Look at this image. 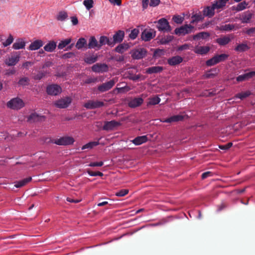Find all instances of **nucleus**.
I'll list each match as a JSON object with an SVG mask.
<instances>
[{"label":"nucleus","instance_id":"f257e3e1","mask_svg":"<svg viewBox=\"0 0 255 255\" xmlns=\"http://www.w3.org/2000/svg\"><path fill=\"white\" fill-rule=\"evenodd\" d=\"M7 108L12 110H19L24 106V103L19 98L16 97L11 99L6 103Z\"/></svg>","mask_w":255,"mask_h":255},{"label":"nucleus","instance_id":"f03ea898","mask_svg":"<svg viewBox=\"0 0 255 255\" xmlns=\"http://www.w3.org/2000/svg\"><path fill=\"white\" fill-rule=\"evenodd\" d=\"M157 23L156 27L159 31L170 32L172 30L171 26L165 18H161L158 21H155Z\"/></svg>","mask_w":255,"mask_h":255},{"label":"nucleus","instance_id":"7ed1b4c3","mask_svg":"<svg viewBox=\"0 0 255 255\" xmlns=\"http://www.w3.org/2000/svg\"><path fill=\"white\" fill-rule=\"evenodd\" d=\"M194 28V27L191 24H185L175 28L173 33L178 36L185 35L191 33Z\"/></svg>","mask_w":255,"mask_h":255},{"label":"nucleus","instance_id":"20e7f679","mask_svg":"<svg viewBox=\"0 0 255 255\" xmlns=\"http://www.w3.org/2000/svg\"><path fill=\"white\" fill-rule=\"evenodd\" d=\"M72 99L70 97H65L56 101L54 103V106L59 109L67 108L71 103Z\"/></svg>","mask_w":255,"mask_h":255},{"label":"nucleus","instance_id":"39448f33","mask_svg":"<svg viewBox=\"0 0 255 255\" xmlns=\"http://www.w3.org/2000/svg\"><path fill=\"white\" fill-rule=\"evenodd\" d=\"M147 53L144 48L133 49L131 52V56L133 59L139 60L144 58Z\"/></svg>","mask_w":255,"mask_h":255},{"label":"nucleus","instance_id":"423d86ee","mask_svg":"<svg viewBox=\"0 0 255 255\" xmlns=\"http://www.w3.org/2000/svg\"><path fill=\"white\" fill-rule=\"evenodd\" d=\"M46 92L49 95L57 96L62 92V88L57 84L49 85L46 87Z\"/></svg>","mask_w":255,"mask_h":255},{"label":"nucleus","instance_id":"0eeeda50","mask_svg":"<svg viewBox=\"0 0 255 255\" xmlns=\"http://www.w3.org/2000/svg\"><path fill=\"white\" fill-rule=\"evenodd\" d=\"M155 35L156 32L154 29H150L148 30L145 29L141 33V39L144 41H149L153 38Z\"/></svg>","mask_w":255,"mask_h":255},{"label":"nucleus","instance_id":"6e6552de","mask_svg":"<svg viewBox=\"0 0 255 255\" xmlns=\"http://www.w3.org/2000/svg\"><path fill=\"white\" fill-rule=\"evenodd\" d=\"M74 139L70 136H63L60 138L55 139L54 143L59 145H70L74 143Z\"/></svg>","mask_w":255,"mask_h":255},{"label":"nucleus","instance_id":"1a4fd4ad","mask_svg":"<svg viewBox=\"0 0 255 255\" xmlns=\"http://www.w3.org/2000/svg\"><path fill=\"white\" fill-rule=\"evenodd\" d=\"M16 55H11L4 60V63L8 66H15L20 60V53L15 52Z\"/></svg>","mask_w":255,"mask_h":255},{"label":"nucleus","instance_id":"9d476101","mask_svg":"<svg viewBox=\"0 0 255 255\" xmlns=\"http://www.w3.org/2000/svg\"><path fill=\"white\" fill-rule=\"evenodd\" d=\"M105 106L104 102L99 101L89 100L85 103L84 106L87 109H94Z\"/></svg>","mask_w":255,"mask_h":255},{"label":"nucleus","instance_id":"9b49d317","mask_svg":"<svg viewBox=\"0 0 255 255\" xmlns=\"http://www.w3.org/2000/svg\"><path fill=\"white\" fill-rule=\"evenodd\" d=\"M125 37V32L122 30H119L113 35V39H112V42L113 43V47L116 43H121Z\"/></svg>","mask_w":255,"mask_h":255},{"label":"nucleus","instance_id":"f8f14e48","mask_svg":"<svg viewBox=\"0 0 255 255\" xmlns=\"http://www.w3.org/2000/svg\"><path fill=\"white\" fill-rule=\"evenodd\" d=\"M92 70L97 73L106 72L109 70V67L106 63H98L92 66Z\"/></svg>","mask_w":255,"mask_h":255},{"label":"nucleus","instance_id":"ddd939ff","mask_svg":"<svg viewBox=\"0 0 255 255\" xmlns=\"http://www.w3.org/2000/svg\"><path fill=\"white\" fill-rule=\"evenodd\" d=\"M99 49H100L102 47L106 44H107L111 47H113V43L112 42V38L105 35H102L100 37L99 40Z\"/></svg>","mask_w":255,"mask_h":255},{"label":"nucleus","instance_id":"4468645a","mask_svg":"<svg viewBox=\"0 0 255 255\" xmlns=\"http://www.w3.org/2000/svg\"><path fill=\"white\" fill-rule=\"evenodd\" d=\"M87 49L100 50L99 42L94 36H92L89 38L88 43H87Z\"/></svg>","mask_w":255,"mask_h":255},{"label":"nucleus","instance_id":"2eb2a0df","mask_svg":"<svg viewBox=\"0 0 255 255\" xmlns=\"http://www.w3.org/2000/svg\"><path fill=\"white\" fill-rule=\"evenodd\" d=\"M120 125V123L114 120L110 122H105L103 129L107 131L112 130L116 127Z\"/></svg>","mask_w":255,"mask_h":255},{"label":"nucleus","instance_id":"dca6fc26","mask_svg":"<svg viewBox=\"0 0 255 255\" xmlns=\"http://www.w3.org/2000/svg\"><path fill=\"white\" fill-rule=\"evenodd\" d=\"M115 84V81H109L108 82L100 85L98 87V89L101 92H104L111 89Z\"/></svg>","mask_w":255,"mask_h":255},{"label":"nucleus","instance_id":"f3484780","mask_svg":"<svg viewBox=\"0 0 255 255\" xmlns=\"http://www.w3.org/2000/svg\"><path fill=\"white\" fill-rule=\"evenodd\" d=\"M45 117L44 116H40L36 113H32L28 118V121L30 123H34L39 121H44Z\"/></svg>","mask_w":255,"mask_h":255},{"label":"nucleus","instance_id":"a211bd4d","mask_svg":"<svg viewBox=\"0 0 255 255\" xmlns=\"http://www.w3.org/2000/svg\"><path fill=\"white\" fill-rule=\"evenodd\" d=\"M202 12L204 16L209 18L212 17L215 13L214 8L212 5L211 6H205Z\"/></svg>","mask_w":255,"mask_h":255},{"label":"nucleus","instance_id":"6ab92c4d","mask_svg":"<svg viewBox=\"0 0 255 255\" xmlns=\"http://www.w3.org/2000/svg\"><path fill=\"white\" fill-rule=\"evenodd\" d=\"M185 116L183 115H174L168 118H166L162 121L163 123H171L173 122H177L182 121L184 118Z\"/></svg>","mask_w":255,"mask_h":255},{"label":"nucleus","instance_id":"aec40b11","mask_svg":"<svg viewBox=\"0 0 255 255\" xmlns=\"http://www.w3.org/2000/svg\"><path fill=\"white\" fill-rule=\"evenodd\" d=\"M183 60L182 57L177 55L169 58L167 60V63L170 66H175L181 63Z\"/></svg>","mask_w":255,"mask_h":255},{"label":"nucleus","instance_id":"412c9836","mask_svg":"<svg viewBox=\"0 0 255 255\" xmlns=\"http://www.w3.org/2000/svg\"><path fill=\"white\" fill-rule=\"evenodd\" d=\"M143 102V100L142 98L138 97L135 98L132 100H131L128 102V106L131 108H134L140 106Z\"/></svg>","mask_w":255,"mask_h":255},{"label":"nucleus","instance_id":"4be33fe9","mask_svg":"<svg viewBox=\"0 0 255 255\" xmlns=\"http://www.w3.org/2000/svg\"><path fill=\"white\" fill-rule=\"evenodd\" d=\"M130 47V46L128 43H121L118 45L114 49L116 52L123 54Z\"/></svg>","mask_w":255,"mask_h":255},{"label":"nucleus","instance_id":"5701e85b","mask_svg":"<svg viewBox=\"0 0 255 255\" xmlns=\"http://www.w3.org/2000/svg\"><path fill=\"white\" fill-rule=\"evenodd\" d=\"M253 14L249 11H246L242 13L240 19L243 23H248L250 22Z\"/></svg>","mask_w":255,"mask_h":255},{"label":"nucleus","instance_id":"b1692460","mask_svg":"<svg viewBox=\"0 0 255 255\" xmlns=\"http://www.w3.org/2000/svg\"><path fill=\"white\" fill-rule=\"evenodd\" d=\"M26 43L22 38H18L12 45V48L15 50H19L24 49Z\"/></svg>","mask_w":255,"mask_h":255},{"label":"nucleus","instance_id":"393cba45","mask_svg":"<svg viewBox=\"0 0 255 255\" xmlns=\"http://www.w3.org/2000/svg\"><path fill=\"white\" fill-rule=\"evenodd\" d=\"M250 47L246 43H242L238 44L234 48V50L237 52H245L248 51Z\"/></svg>","mask_w":255,"mask_h":255},{"label":"nucleus","instance_id":"a878e982","mask_svg":"<svg viewBox=\"0 0 255 255\" xmlns=\"http://www.w3.org/2000/svg\"><path fill=\"white\" fill-rule=\"evenodd\" d=\"M43 45V42L41 40H36L30 44L28 49L30 50H36L39 49Z\"/></svg>","mask_w":255,"mask_h":255},{"label":"nucleus","instance_id":"bb28decb","mask_svg":"<svg viewBox=\"0 0 255 255\" xmlns=\"http://www.w3.org/2000/svg\"><path fill=\"white\" fill-rule=\"evenodd\" d=\"M77 49L80 50L83 48L87 49V41L84 37L80 38L75 45Z\"/></svg>","mask_w":255,"mask_h":255},{"label":"nucleus","instance_id":"cd10ccee","mask_svg":"<svg viewBox=\"0 0 255 255\" xmlns=\"http://www.w3.org/2000/svg\"><path fill=\"white\" fill-rule=\"evenodd\" d=\"M57 46L56 42L54 41H50L43 47L44 50L46 52H52L55 50Z\"/></svg>","mask_w":255,"mask_h":255},{"label":"nucleus","instance_id":"c85d7f7f","mask_svg":"<svg viewBox=\"0 0 255 255\" xmlns=\"http://www.w3.org/2000/svg\"><path fill=\"white\" fill-rule=\"evenodd\" d=\"M231 41V38L228 36H224L216 39V42L220 46H225L228 44Z\"/></svg>","mask_w":255,"mask_h":255},{"label":"nucleus","instance_id":"c756f323","mask_svg":"<svg viewBox=\"0 0 255 255\" xmlns=\"http://www.w3.org/2000/svg\"><path fill=\"white\" fill-rule=\"evenodd\" d=\"M148 138L146 135H142L135 137L132 140V142L135 145H139L146 142Z\"/></svg>","mask_w":255,"mask_h":255},{"label":"nucleus","instance_id":"7c9ffc66","mask_svg":"<svg viewBox=\"0 0 255 255\" xmlns=\"http://www.w3.org/2000/svg\"><path fill=\"white\" fill-rule=\"evenodd\" d=\"M32 180L31 177L24 178L20 181H17L14 182V186L16 188H20L25 186Z\"/></svg>","mask_w":255,"mask_h":255},{"label":"nucleus","instance_id":"2f4dec72","mask_svg":"<svg viewBox=\"0 0 255 255\" xmlns=\"http://www.w3.org/2000/svg\"><path fill=\"white\" fill-rule=\"evenodd\" d=\"M235 28V25L233 24H227L217 26L216 29L222 31H230L233 30Z\"/></svg>","mask_w":255,"mask_h":255},{"label":"nucleus","instance_id":"473e14b6","mask_svg":"<svg viewBox=\"0 0 255 255\" xmlns=\"http://www.w3.org/2000/svg\"><path fill=\"white\" fill-rule=\"evenodd\" d=\"M210 34L208 32H201L193 36V39L198 40L200 39H205L208 38Z\"/></svg>","mask_w":255,"mask_h":255},{"label":"nucleus","instance_id":"72a5a7b5","mask_svg":"<svg viewBox=\"0 0 255 255\" xmlns=\"http://www.w3.org/2000/svg\"><path fill=\"white\" fill-rule=\"evenodd\" d=\"M173 38V36L168 35L159 39V41H157V43L160 44L165 45L172 41Z\"/></svg>","mask_w":255,"mask_h":255},{"label":"nucleus","instance_id":"f704fd0d","mask_svg":"<svg viewBox=\"0 0 255 255\" xmlns=\"http://www.w3.org/2000/svg\"><path fill=\"white\" fill-rule=\"evenodd\" d=\"M162 66H157L149 67L146 69V73L148 74L158 73L163 70Z\"/></svg>","mask_w":255,"mask_h":255},{"label":"nucleus","instance_id":"c9c22d12","mask_svg":"<svg viewBox=\"0 0 255 255\" xmlns=\"http://www.w3.org/2000/svg\"><path fill=\"white\" fill-rule=\"evenodd\" d=\"M98 59V55H92L84 58V61L88 64H92L96 62Z\"/></svg>","mask_w":255,"mask_h":255},{"label":"nucleus","instance_id":"e433bc0d","mask_svg":"<svg viewBox=\"0 0 255 255\" xmlns=\"http://www.w3.org/2000/svg\"><path fill=\"white\" fill-rule=\"evenodd\" d=\"M68 17V14L66 11H60L56 16V19L58 21H63L67 19Z\"/></svg>","mask_w":255,"mask_h":255},{"label":"nucleus","instance_id":"4c0bfd02","mask_svg":"<svg viewBox=\"0 0 255 255\" xmlns=\"http://www.w3.org/2000/svg\"><path fill=\"white\" fill-rule=\"evenodd\" d=\"M72 41V39L71 38H67L65 39H64L58 44L57 47L59 49H62L64 48H65L66 46L70 44Z\"/></svg>","mask_w":255,"mask_h":255},{"label":"nucleus","instance_id":"58836bf2","mask_svg":"<svg viewBox=\"0 0 255 255\" xmlns=\"http://www.w3.org/2000/svg\"><path fill=\"white\" fill-rule=\"evenodd\" d=\"M192 20L191 21V23L198 22L204 19V16L201 14L200 12L199 13H195L192 16Z\"/></svg>","mask_w":255,"mask_h":255},{"label":"nucleus","instance_id":"ea45409f","mask_svg":"<svg viewBox=\"0 0 255 255\" xmlns=\"http://www.w3.org/2000/svg\"><path fill=\"white\" fill-rule=\"evenodd\" d=\"M210 49L209 46H200L196 50L195 53L201 55L206 54L210 51Z\"/></svg>","mask_w":255,"mask_h":255},{"label":"nucleus","instance_id":"a19ab883","mask_svg":"<svg viewBox=\"0 0 255 255\" xmlns=\"http://www.w3.org/2000/svg\"><path fill=\"white\" fill-rule=\"evenodd\" d=\"M218 71L219 70L217 68L211 69L205 74V76L207 78H214L218 73Z\"/></svg>","mask_w":255,"mask_h":255},{"label":"nucleus","instance_id":"79ce46f5","mask_svg":"<svg viewBox=\"0 0 255 255\" xmlns=\"http://www.w3.org/2000/svg\"><path fill=\"white\" fill-rule=\"evenodd\" d=\"M215 56L216 58L218 63H219L221 62H223V61H226L229 57V55L225 54V53L221 54L220 55L217 54V55H215Z\"/></svg>","mask_w":255,"mask_h":255},{"label":"nucleus","instance_id":"37998d69","mask_svg":"<svg viewBox=\"0 0 255 255\" xmlns=\"http://www.w3.org/2000/svg\"><path fill=\"white\" fill-rule=\"evenodd\" d=\"M99 144V141H91V142H90L86 144L85 145H83L82 147V149L84 150V149H87V148L91 149L93 147L96 146Z\"/></svg>","mask_w":255,"mask_h":255},{"label":"nucleus","instance_id":"c03bdc74","mask_svg":"<svg viewBox=\"0 0 255 255\" xmlns=\"http://www.w3.org/2000/svg\"><path fill=\"white\" fill-rule=\"evenodd\" d=\"M251 94L250 91H246L245 92H242L240 93H238L235 96V98H239L241 100H243L247 97H249Z\"/></svg>","mask_w":255,"mask_h":255},{"label":"nucleus","instance_id":"a18cd8bd","mask_svg":"<svg viewBox=\"0 0 255 255\" xmlns=\"http://www.w3.org/2000/svg\"><path fill=\"white\" fill-rule=\"evenodd\" d=\"M83 4L87 10H90L94 6V1L93 0H84Z\"/></svg>","mask_w":255,"mask_h":255},{"label":"nucleus","instance_id":"49530a36","mask_svg":"<svg viewBox=\"0 0 255 255\" xmlns=\"http://www.w3.org/2000/svg\"><path fill=\"white\" fill-rule=\"evenodd\" d=\"M248 5V3L246 1H242L237 4L236 9L237 11H241L245 9Z\"/></svg>","mask_w":255,"mask_h":255},{"label":"nucleus","instance_id":"de8ad7c7","mask_svg":"<svg viewBox=\"0 0 255 255\" xmlns=\"http://www.w3.org/2000/svg\"><path fill=\"white\" fill-rule=\"evenodd\" d=\"M163 54L164 50L163 49H160L159 48L156 49L154 51L153 57L154 58H157L161 57Z\"/></svg>","mask_w":255,"mask_h":255},{"label":"nucleus","instance_id":"09e8293b","mask_svg":"<svg viewBox=\"0 0 255 255\" xmlns=\"http://www.w3.org/2000/svg\"><path fill=\"white\" fill-rule=\"evenodd\" d=\"M244 33L250 37L255 36V26L247 29Z\"/></svg>","mask_w":255,"mask_h":255},{"label":"nucleus","instance_id":"8fccbe9b","mask_svg":"<svg viewBox=\"0 0 255 255\" xmlns=\"http://www.w3.org/2000/svg\"><path fill=\"white\" fill-rule=\"evenodd\" d=\"M138 33L139 30L137 28H134L131 31L130 33L129 34V37L131 39L134 40L136 38Z\"/></svg>","mask_w":255,"mask_h":255},{"label":"nucleus","instance_id":"3c124183","mask_svg":"<svg viewBox=\"0 0 255 255\" xmlns=\"http://www.w3.org/2000/svg\"><path fill=\"white\" fill-rule=\"evenodd\" d=\"M212 5L214 8L216 9H222L225 6V4L222 3L219 1H214V2L212 4Z\"/></svg>","mask_w":255,"mask_h":255},{"label":"nucleus","instance_id":"603ef678","mask_svg":"<svg viewBox=\"0 0 255 255\" xmlns=\"http://www.w3.org/2000/svg\"><path fill=\"white\" fill-rule=\"evenodd\" d=\"M218 63L215 56L208 60L206 62V64L208 66H212Z\"/></svg>","mask_w":255,"mask_h":255},{"label":"nucleus","instance_id":"864d4df0","mask_svg":"<svg viewBox=\"0 0 255 255\" xmlns=\"http://www.w3.org/2000/svg\"><path fill=\"white\" fill-rule=\"evenodd\" d=\"M173 20L177 24H181L184 20V18L179 15H174Z\"/></svg>","mask_w":255,"mask_h":255},{"label":"nucleus","instance_id":"5fc2aeb1","mask_svg":"<svg viewBox=\"0 0 255 255\" xmlns=\"http://www.w3.org/2000/svg\"><path fill=\"white\" fill-rule=\"evenodd\" d=\"M75 56V54L73 52H69L64 53L61 56V58L63 59H67L69 58H72Z\"/></svg>","mask_w":255,"mask_h":255},{"label":"nucleus","instance_id":"6e6d98bb","mask_svg":"<svg viewBox=\"0 0 255 255\" xmlns=\"http://www.w3.org/2000/svg\"><path fill=\"white\" fill-rule=\"evenodd\" d=\"M160 101V99L158 97H154L149 99V104L155 105L158 104Z\"/></svg>","mask_w":255,"mask_h":255},{"label":"nucleus","instance_id":"4d7b16f0","mask_svg":"<svg viewBox=\"0 0 255 255\" xmlns=\"http://www.w3.org/2000/svg\"><path fill=\"white\" fill-rule=\"evenodd\" d=\"M87 172L88 173L89 175H90L91 176H103L104 175L103 173L100 171H96L94 172L91 170L90 169H87Z\"/></svg>","mask_w":255,"mask_h":255},{"label":"nucleus","instance_id":"13d9d810","mask_svg":"<svg viewBox=\"0 0 255 255\" xmlns=\"http://www.w3.org/2000/svg\"><path fill=\"white\" fill-rule=\"evenodd\" d=\"M13 41V38L12 35L9 34L8 37L6 40V41L4 42H3V45L4 47H7V46L9 45L12 43V42Z\"/></svg>","mask_w":255,"mask_h":255},{"label":"nucleus","instance_id":"bf43d9fd","mask_svg":"<svg viewBox=\"0 0 255 255\" xmlns=\"http://www.w3.org/2000/svg\"><path fill=\"white\" fill-rule=\"evenodd\" d=\"M128 193V189H122L115 193L117 196L124 197Z\"/></svg>","mask_w":255,"mask_h":255},{"label":"nucleus","instance_id":"052dcab7","mask_svg":"<svg viewBox=\"0 0 255 255\" xmlns=\"http://www.w3.org/2000/svg\"><path fill=\"white\" fill-rule=\"evenodd\" d=\"M47 71L41 70L39 71L36 75V78L37 80H41L42 78L45 77V75L47 73Z\"/></svg>","mask_w":255,"mask_h":255},{"label":"nucleus","instance_id":"680f3d73","mask_svg":"<svg viewBox=\"0 0 255 255\" xmlns=\"http://www.w3.org/2000/svg\"><path fill=\"white\" fill-rule=\"evenodd\" d=\"M34 64V62L31 61H26L22 63L21 68H25L26 70H28L29 67L32 66Z\"/></svg>","mask_w":255,"mask_h":255},{"label":"nucleus","instance_id":"e2e57ef3","mask_svg":"<svg viewBox=\"0 0 255 255\" xmlns=\"http://www.w3.org/2000/svg\"><path fill=\"white\" fill-rule=\"evenodd\" d=\"M117 86V89L120 92H127L130 90V88L127 86L124 87H120V84H118Z\"/></svg>","mask_w":255,"mask_h":255},{"label":"nucleus","instance_id":"0e129e2a","mask_svg":"<svg viewBox=\"0 0 255 255\" xmlns=\"http://www.w3.org/2000/svg\"><path fill=\"white\" fill-rule=\"evenodd\" d=\"M54 65V63L50 61H45L44 64L42 66V69H44L46 68H49L52 66Z\"/></svg>","mask_w":255,"mask_h":255},{"label":"nucleus","instance_id":"69168bd1","mask_svg":"<svg viewBox=\"0 0 255 255\" xmlns=\"http://www.w3.org/2000/svg\"><path fill=\"white\" fill-rule=\"evenodd\" d=\"M160 2V0H150L149 6L152 7H155L159 5Z\"/></svg>","mask_w":255,"mask_h":255},{"label":"nucleus","instance_id":"338daca9","mask_svg":"<svg viewBox=\"0 0 255 255\" xmlns=\"http://www.w3.org/2000/svg\"><path fill=\"white\" fill-rule=\"evenodd\" d=\"M15 73H16V70L14 69V68H10V69L6 70L5 71V74L6 75L9 76V75H14Z\"/></svg>","mask_w":255,"mask_h":255},{"label":"nucleus","instance_id":"774afa93","mask_svg":"<svg viewBox=\"0 0 255 255\" xmlns=\"http://www.w3.org/2000/svg\"><path fill=\"white\" fill-rule=\"evenodd\" d=\"M104 164V162L103 161L100 162H91L89 166L90 167H95V166H102Z\"/></svg>","mask_w":255,"mask_h":255}]
</instances>
